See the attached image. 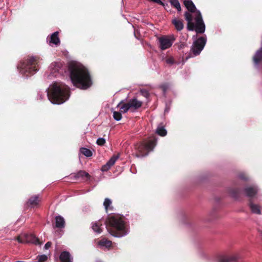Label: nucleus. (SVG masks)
Returning <instances> with one entry per match:
<instances>
[{
	"mask_svg": "<svg viewBox=\"0 0 262 262\" xmlns=\"http://www.w3.org/2000/svg\"><path fill=\"white\" fill-rule=\"evenodd\" d=\"M117 107H119L120 111L123 113H125L128 110H130L128 102L125 103H123L121 101L118 103Z\"/></svg>",
	"mask_w": 262,
	"mask_h": 262,
	"instance_id": "412c9836",
	"label": "nucleus"
},
{
	"mask_svg": "<svg viewBox=\"0 0 262 262\" xmlns=\"http://www.w3.org/2000/svg\"><path fill=\"white\" fill-rule=\"evenodd\" d=\"M156 133L161 136H165L167 134V131L162 126H158Z\"/></svg>",
	"mask_w": 262,
	"mask_h": 262,
	"instance_id": "b1692460",
	"label": "nucleus"
},
{
	"mask_svg": "<svg viewBox=\"0 0 262 262\" xmlns=\"http://www.w3.org/2000/svg\"><path fill=\"white\" fill-rule=\"evenodd\" d=\"M230 262L236 261L240 259L241 256L238 253H235L230 256L227 257Z\"/></svg>",
	"mask_w": 262,
	"mask_h": 262,
	"instance_id": "a878e982",
	"label": "nucleus"
},
{
	"mask_svg": "<svg viewBox=\"0 0 262 262\" xmlns=\"http://www.w3.org/2000/svg\"><path fill=\"white\" fill-rule=\"evenodd\" d=\"M119 156H114L112 157L106 164L102 166V170L106 171L108 170L115 164Z\"/></svg>",
	"mask_w": 262,
	"mask_h": 262,
	"instance_id": "2eb2a0df",
	"label": "nucleus"
},
{
	"mask_svg": "<svg viewBox=\"0 0 262 262\" xmlns=\"http://www.w3.org/2000/svg\"><path fill=\"white\" fill-rule=\"evenodd\" d=\"M172 22L178 31H181L183 29L184 25L182 20L175 18L172 20Z\"/></svg>",
	"mask_w": 262,
	"mask_h": 262,
	"instance_id": "5701e85b",
	"label": "nucleus"
},
{
	"mask_svg": "<svg viewBox=\"0 0 262 262\" xmlns=\"http://www.w3.org/2000/svg\"><path fill=\"white\" fill-rule=\"evenodd\" d=\"M70 78L73 84L76 87L86 90L92 84V79L87 69L77 62H72L69 66Z\"/></svg>",
	"mask_w": 262,
	"mask_h": 262,
	"instance_id": "f257e3e1",
	"label": "nucleus"
},
{
	"mask_svg": "<svg viewBox=\"0 0 262 262\" xmlns=\"http://www.w3.org/2000/svg\"><path fill=\"white\" fill-rule=\"evenodd\" d=\"M249 206L252 213L257 214H261V207L251 200L249 201Z\"/></svg>",
	"mask_w": 262,
	"mask_h": 262,
	"instance_id": "4468645a",
	"label": "nucleus"
},
{
	"mask_svg": "<svg viewBox=\"0 0 262 262\" xmlns=\"http://www.w3.org/2000/svg\"><path fill=\"white\" fill-rule=\"evenodd\" d=\"M102 226L100 221L92 223V228L97 233H100L102 232Z\"/></svg>",
	"mask_w": 262,
	"mask_h": 262,
	"instance_id": "aec40b11",
	"label": "nucleus"
},
{
	"mask_svg": "<svg viewBox=\"0 0 262 262\" xmlns=\"http://www.w3.org/2000/svg\"><path fill=\"white\" fill-rule=\"evenodd\" d=\"M112 204V201L110 199L106 198L103 202V205L106 211H107L110 206Z\"/></svg>",
	"mask_w": 262,
	"mask_h": 262,
	"instance_id": "cd10ccee",
	"label": "nucleus"
},
{
	"mask_svg": "<svg viewBox=\"0 0 262 262\" xmlns=\"http://www.w3.org/2000/svg\"><path fill=\"white\" fill-rule=\"evenodd\" d=\"M89 176V173L83 171H79L76 175V177H88Z\"/></svg>",
	"mask_w": 262,
	"mask_h": 262,
	"instance_id": "c756f323",
	"label": "nucleus"
},
{
	"mask_svg": "<svg viewBox=\"0 0 262 262\" xmlns=\"http://www.w3.org/2000/svg\"><path fill=\"white\" fill-rule=\"evenodd\" d=\"M206 42V38L205 37H200L193 42L191 51L195 56L200 54L204 49Z\"/></svg>",
	"mask_w": 262,
	"mask_h": 262,
	"instance_id": "1a4fd4ad",
	"label": "nucleus"
},
{
	"mask_svg": "<svg viewBox=\"0 0 262 262\" xmlns=\"http://www.w3.org/2000/svg\"><path fill=\"white\" fill-rule=\"evenodd\" d=\"M56 227L58 228H62L65 226V221L64 218L60 216H57L55 218Z\"/></svg>",
	"mask_w": 262,
	"mask_h": 262,
	"instance_id": "6ab92c4d",
	"label": "nucleus"
},
{
	"mask_svg": "<svg viewBox=\"0 0 262 262\" xmlns=\"http://www.w3.org/2000/svg\"><path fill=\"white\" fill-rule=\"evenodd\" d=\"M130 110L134 111L139 108H140L142 104V102L141 101L138 100L136 98H133L128 101Z\"/></svg>",
	"mask_w": 262,
	"mask_h": 262,
	"instance_id": "ddd939ff",
	"label": "nucleus"
},
{
	"mask_svg": "<svg viewBox=\"0 0 262 262\" xmlns=\"http://www.w3.org/2000/svg\"><path fill=\"white\" fill-rule=\"evenodd\" d=\"M47 259V256L46 255H41L38 256V261L44 262Z\"/></svg>",
	"mask_w": 262,
	"mask_h": 262,
	"instance_id": "2f4dec72",
	"label": "nucleus"
},
{
	"mask_svg": "<svg viewBox=\"0 0 262 262\" xmlns=\"http://www.w3.org/2000/svg\"><path fill=\"white\" fill-rule=\"evenodd\" d=\"M245 193L249 198H253L258 192V189L256 186H249L246 187L244 190Z\"/></svg>",
	"mask_w": 262,
	"mask_h": 262,
	"instance_id": "f8f14e48",
	"label": "nucleus"
},
{
	"mask_svg": "<svg viewBox=\"0 0 262 262\" xmlns=\"http://www.w3.org/2000/svg\"><path fill=\"white\" fill-rule=\"evenodd\" d=\"M239 177L243 180H246V177L244 175V174H241L239 176Z\"/></svg>",
	"mask_w": 262,
	"mask_h": 262,
	"instance_id": "4c0bfd02",
	"label": "nucleus"
},
{
	"mask_svg": "<svg viewBox=\"0 0 262 262\" xmlns=\"http://www.w3.org/2000/svg\"><path fill=\"white\" fill-rule=\"evenodd\" d=\"M175 38L172 35L161 36L158 38L159 47L161 50H165L170 48Z\"/></svg>",
	"mask_w": 262,
	"mask_h": 262,
	"instance_id": "0eeeda50",
	"label": "nucleus"
},
{
	"mask_svg": "<svg viewBox=\"0 0 262 262\" xmlns=\"http://www.w3.org/2000/svg\"><path fill=\"white\" fill-rule=\"evenodd\" d=\"M170 3L173 7H174L179 11L181 10V6L178 0H169Z\"/></svg>",
	"mask_w": 262,
	"mask_h": 262,
	"instance_id": "bb28decb",
	"label": "nucleus"
},
{
	"mask_svg": "<svg viewBox=\"0 0 262 262\" xmlns=\"http://www.w3.org/2000/svg\"><path fill=\"white\" fill-rule=\"evenodd\" d=\"M62 63L60 61H54L51 63L49 67V79L56 77L62 73Z\"/></svg>",
	"mask_w": 262,
	"mask_h": 262,
	"instance_id": "6e6552de",
	"label": "nucleus"
},
{
	"mask_svg": "<svg viewBox=\"0 0 262 262\" xmlns=\"http://www.w3.org/2000/svg\"><path fill=\"white\" fill-rule=\"evenodd\" d=\"M106 228L112 236L116 237H121L128 233L127 225L121 217L118 216L113 215L108 218Z\"/></svg>",
	"mask_w": 262,
	"mask_h": 262,
	"instance_id": "20e7f679",
	"label": "nucleus"
},
{
	"mask_svg": "<svg viewBox=\"0 0 262 262\" xmlns=\"http://www.w3.org/2000/svg\"><path fill=\"white\" fill-rule=\"evenodd\" d=\"M184 4L186 8L193 14L186 12L185 16L188 22L187 28L190 31L195 30L197 33H203L205 31V25L203 22L201 14L191 0H184Z\"/></svg>",
	"mask_w": 262,
	"mask_h": 262,
	"instance_id": "f03ea898",
	"label": "nucleus"
},
{
	"mask_svg": "<svg viewBox=\"0 0 262 262\" xmlns=\"http://www.w3.org/2000/svg\"><path fill=\"white\" fill-rule=\"evenodd\" d=\"M47 91L48 99L53 104H62L70 96L69 88L62 83H54Z\"/></svg>",
	"mask_w": 262,
	"mask_h": 262,
	"instance_id": "7ed1b4c3",
	"label": "nucleus"
},
{
	"mask_svg": "<svg viewBox=\"0 0 262 262\" xmlns=\"http://www.w3.org/2000/svg\"><path fill=\"white\" fill-rule=\"evenodd\" d=\"M113 117L114 119L116 120V121L120 120L122 118V115L121 113L116 111L114 112Z\"/></svg>",
	"mask_w": 262,
	"mask_h": 262,
	"instance_id": "c85d7f7f",
	"label": "nucleus"
},
{
	"mask_svg": "<svg viewBox=\"0 0 262 262\" xmlns=\"http://www.w3.org/2000/svg\"><path fill=\"white\" fill-rule=\"evenodd\" d=\"M262 60V48L258 50L253 57V61L255 66H258Z\"/></svg>",
	"mask_w": 262,
	"mask_h": 262,
	"instance_id": "a211bd4d",
	"label": "nucleus"
},
{
	"mask_svg": "<svg viewBox=\"0 0 262 262\" xmlns=\"http://www.w3.org/2000/svg\"><path fill=\"white\" fill-rule=\"evenodd\" d=\"M40 201L38 195H34L29 199L28 205L31 207H34L38 204Z\"/></svg>",
	"mask_w": 262,
	"mask_h": 262,
	"instance_id": "4be33fe9",
	"label": "nucleus"
},
{
	"mask_svg": "<svg viewBox=\"0 0 262 262\" xmlns=\"http://www.w3.org/2000/svg\"><path fill=\"white\" fill-rule=\"evenodd\" d=\"M38 59L37 57H31L26 62H21L17 67L19 72L26 77L35 74L37 71Z\"/></svg>",
	"mask_w": 262,
	"mask_h": 262,
	"instance_id": "39448f33",
	"label": "nucleus"
},
{
	"mask_svg": "<svg viewBox=\"0 0 262 262\" xmlns=\"http://www.w3.org/2000/svg\"><path fill=\"white\" fill-rule=\"evenodd\" d=\"M47 41L51 46L52 44L58 46L60 43V40L58 37V32H55L51 35L50 37H48Z\"/></svg>",
	"mask_w": 262,
	"mask_h": 262,
	"instance_id": "9b49d317",
	"label": "nucleus"
},
{
	"mask_svg": "<svg viewBox=\"0 0 262 262\" xmlns=\"http://www.w3.org/2000/svg\"><path fill=\"white\" fill-rule=\"evenodd\" d=\"M166 62L168 64H172L174 63V60L173 57H169L166 59L165 60Z\"/></svg>",
	"mask_w": 262,
	"mask_h": 262,
	"instance_id": "473e14b6",
	"label": "nucleus"
},
{
	"mask_svg": "<svg viewBox=\"0 0 262 262\" xmlns=\"http://www.w3.org/2000/svg\"><path fill=\"white\" fill-rule=\"evenodd\" d=\"M52 243L50 242H47L44 247L45 249H48L51 246Z\"/></svg>",
	"mask_w": 262,
	"mask_h": 262,
	"instance_id": "72a5a7b5",
	"label": "nucleus"
},
{
	"mask_svg": "<svg viewBox=\"0 0 262 262\" xmlns=\"http://www.w3.org/2000/svg\"><path fill=\"white\" fill-rule=\"evenodd\" d=\"M61 262H72L73 258L69 252L63 251L61 252L59 257Z\"/></svg>",
	"mask_w": 262,
	"mask_h": 262,
	"instance_id": "dca6fc26",
	"label": "nucleus"
},
{
	"mask_svg": "<svg viewBox=\"0 0 262 262\" xmlns=\"http://www.w3.org/2000/svg\"><path fill=\"white\" fill-rule=\"evenodd\" d=\"M18 242L21 243H32L36 245H40L41 243L39 239L32 234L23 233L17 238Z\"/></svg>",
	"mask_w": 262,
	"mask_h": 262,
	"instance_id": "9d476101",
	"label": "nucleus"
},
{
	"mask_svg": "<svg viewBox=\"0 0 262 262\" xmlns=\"http://www.w3.org/2000/svg\"><path fill=\"white\" fill-rule=\"evenodd\" d=\"M97 262H102V261L100 260H97Z\"/></svg>",
	"mask_w": 262,
	"mask_h": 262,
	"instance_id": "a19ab883",
	"label": "nucleus"
},
{
	"mask_svg": "<svg viewBox=\"0 0 262 262\" xmlns=\"http://www.w3.org/2000/svg\"><path fill=\"white\" fill-rule=\"evenodd\" d=\"M134 35L136 38L139 39V38L137 36L136 31H135Z\"/></svg>",
	"mask_w": 262,
	"mask_h": 262,
	"instance_id": "ea45409f",
	"label": "nucleus"
},
{
	"mask_svg": "<svg viewBox=\"0 0 262 262\" xmlns=\"http://www.w3.org/2000/svg\"><path fill=\"white\" fill-rule=\"evenodd\" d=\"M156 145V140L152 138L144 142L140 143L136 145V156L143 157L148 155V152L152 151Z\"/></svg>",
	"mask_w": 262,
	"mask_h": 262,
	"instance_id": "423d86ee",
	"label": "nucleus"
},
{
	"mask_svg": "<svg viewBox=\"0 0 262 262\" xmlns=\"http://www.w3.org/2000/svg\"><path fill=\"white\" fill-rule=\"evenodd\" d=\"M96 143L98 145L102 146L105 144V140L103 138H99L97 139Z\"/></svg>",
	"mask_w": 262,
	"mask_h": 262,
	"instance_id": "7c9ffc66",
	"label": "nucleus"
},
{
	"mask_svg": "<svg viewBox=\"0 0 262 262\" xmlns=\"http://www.w3.org/2000/svg\"><path fill=\"white\" fill-rule=\"evenodd\" d=\"M161 88L162 89L164 93L166 91V90L167 88V86L166 85H163L161 86Z\"/></svg>",
	"mask_w": 262,
	"mask_h": 262,
	"instance_id": "e433bc0d",
	"label": "nucleus"
},
{
	"mask_svg": "<svg viewBox=\"0 0 262 262\" xmlns=\"http://www.w3.org/2000/svg\"><path fill=\"white\" fill-rule=\"evenodd\" d=\"M220 262H230L227 257H223Z\"/></svg>",
	"mask_w": 262,
	"mask_h": 262,
	"instance_id": "f704fd0d",
	"label": "nucleus"
},
{
	"mask_svg": "<svg viewBox=\"0 0 262 262\" xmlns=\"http://www.w3.org/2000/svg\"><path fill=\"white\" fill-rule=\"evenodd\" d=\"M80 152L87 157H90L92 156V152L86 148L82 147L80 149Z\"/></svg>",
	"mask_w": 262,
	"mask_h": 262,
	"instance_id": "393cba45",
	"label": "nucleus"
},
{
	"mask_svg": "<svg viewBox=\"0 0 262 262\" xmlns=\"http://www.w3.org/2000/svg\"><path fill=\"white\" fill-rule=\"evenodd\" d=\"M220 262H230L227 257H223Z\"/></svg>",
	"mask_w": 262,
	"mask_h": 262,
	"instance_id": "c9c22d12",
	"label": "nucleus"
},
{
	"mask_svg": "<svg viewBox=\"0 0 262 262\" xmlns=\"http://www.w3.org/2000/svg\"><path fill=\"white\" fill-rule=\"evenodd\" d=\"M142 93L143 94V95L145 96V97H147L148 96V93L146 91H141Z\"/></svg>",
	"mask_w": 262,
	"mask_h": 262,
	"instance_id": "58836bf2",
	"label": "nucleus"
},
{
	"mask_svg": "<svg viewBox=\"0 0 262 262\" xmlns=\"http://www.w3.org/2000/svg\"><path fill=\"white\" fill-rule=\"evenodd\" d=\"M112 245V242L106 238H103L98 242V245L101 249L109 248Z\"/></svg>",
	"mask_w": 262,
	"mask_h": 262,
	"instance_id": "f3484780",
	"label": "nucleus"
}]
</instances>
